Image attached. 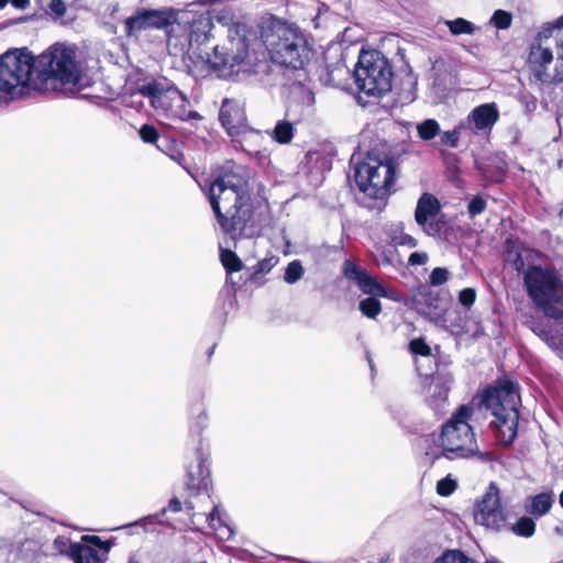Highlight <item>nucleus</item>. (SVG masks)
<instances>
[{
    "mask_svg": "<svg viewBox=\"0 0 563 563\" xmlns=\"http://www.w3.org/2000/svg\"><path fill=\"white\" fill-rule=\"evenodd\" d=\"M198 185L207 194L222 231L232 239L266 220L267 201L251 199L249 181L240 168H225L211 181Z\"/></svg>",
    "mask_w": 563,
    "mask_h": 563,
    "instance_id": "f257e3e1",
    "label": "nucleus"
},
{
    "mask_svg": "<svg viewBox=\"0 0 563 563\" xmlns=\"http://www.w3.org/2000/svg\"><path fill=\"white\" fill-rule=\"evenodd\" d=\"M34 60L37 91L74 92L84 87L82 67L74 47L57 43Z\"/></svg>",
    "mask_w": 563,
    "mask_h": 563,
    "instance_id": "f03ea898",
    "label": "nucleus"
},
{
    "mask_svg": "<svg viewBox=\"0 0 563 563\" xmlns=\"http://www.w3.org/2000/svg\"><path fill=\"white\" fill-rule=\"evenodd\" d=\"M385 145L378 143L365 151L358 145L351 156L358 189L374 199L389 195L397 177L398 162L386 152Z\"/></svg>",
    "mask_w": 563,
    "mask_h": 563,
    "instance_id": "7ed1b4c3",
    "label": "nucleus"
},
{
    "mask_svg": "<svg viewBox=\"0 0 563 563\" xmlns=\"http://www.w3.org/2000/svg\"><path fill=\"white\" fill-rule=\"evenodd\" d=\"M474 415L472 405H462L451 416L449 421L442 427L441 433L429 435L424 439L426 443L432 442L434 445H428L426 454L432 461L445 457L449 460L467 459L479 454V449L470 424Z\"/></svg>",
    "mask_w": 563,
    "mask_h": 563,
    "instance_id": "20e7f679",
    "label": "nucleus"
},
{
    "mask_svg": "<svg viewBox=\"0 0 563 563\" xmlns=\"http://www.w3.org/2000/svg\"><path fill=\"white\" fill-rule=\"evenodd\" d=\"M519 402L517 386L508 379H499L483 394L481 405L489 409L495 417L490 426L501 444H510L517 435Z\"/></svg>",
    "mask_w": 563,
    "mask_h": 563,
    "instance_id": "39448f33",
    "label": "nucleus"
},
{
    "mask_svg": "<svg viewBox=\"0 0 563 563\" xmlns=\"http://www.w3.org/2000/svg\"><path fill=\"white\" fill-rule=\"evenodd\" d=\"M523 285L534 306L553 319L563 318V277L554 266L530 265Z\"/></svg>",
    "mask_w": 563,
    "mask_h": 563,
    "instance_id": "423d86ee",
    "label": "nucleus"
},
{
    "mask_svg": "<svg viewBox=\"0 0 563 563\" xmlns=\"http://www.w3.org/2000/svg\"><path fill=\"white\" fill-rule=\"evenodd\" d=\"M266 47L273 63L292 69L303 68L311 58L303 34L285 24L275 26L266 36Z\"/></svg>",
    "mask_w": 563,
    "mask_h": 563,
    "instance_id": "0eeeda50",
    "label": "nucleus"
},
{
    "mask_svg": "<svg viewBox=\"0 0 563 563\" xmlns=\"http://www.w3.org/2000/svg\"><path fill=\"white\" fill-rule=\"evenodd\" d=\"M35 60L26 49H14L0 56V92L12 99L35 88Z\"/></svg>",
    "mask_w": 563,
    "mask_h": 563,
    "instance_id": "6e6552de",
    "label": "nucleus"
},
{
    "mask_svg": "<svg viewBox=\"0 0 563 563\" xmlns=\"http://www.w3.org/2000/svg\"><path fill=\"white\" fill-rule=\"evenodd\" d=\"M356 87L367 97L379 98L390 91L393 71L388 60L378 53H364L354 70Z\"/></svg>",
    "mask_w": 563,
    "mask_h": 563,
    "instance_id": "1a4fd4ad",
    "label": "nucleus"
},
{
    "mask_svg": "<svg viewBox=\"0 0 563 563\" xmlns=\"http://www.w3.org/2000/svg\"><path fill=\"white\" fill-rule=\"evenodd\" d=\"M555 38L550 36V29L541 26L530 45L528 67L533 77L543 84L563 79V60L554 63Z\"/></svg>",
    "mask_w": 563,
    "mask_h": 563,
    "instance_id": "9d476101",
    "label": "nucleus"
},
{
    "mask_svg": "<svg viewBox=\"0 0 563 563\" xmlns=\"http://www.w3.org/2000/svg\"><path fill=\"white\" fill-rule=\"evenodd\" d=\"M139 92L148 98L152 107L168 118H200L198 113L186 110L187 98L175 86L153 80L139 87Z\"/></svg>",
    "mask_w": 563,
    "mask_h": 563,
    "instance_id": "9b49d317",
    "label": "nucleus"
},
{
    "mask_svg": "<svg viewBox=\"0 0 563 563\" xmlns=\"http://www.w3.org/2000/svg\"><path fill=\"white\" fill-rule=\"evenodd\" d=\"M344 276L353 282L364 294L371 297L361 300V312L371 319H375L382 311V305L376 297L389 298L397 301L398 295L394 289L386 288L379 284L374 277L368 275L365 269L355 265L351 261L343 264Z\"/></svg>",
    "mask_w": 563,
    "mask_h": 563,
    "instance_id": "f8f14e48",
    "label": "nucleus"
},
{
    "mask_svg": "<svg viewBox=\"0 0 563 563\" xmlns=\"http://www.w3.org/2000/svg\"><path fill=\"white\" fill-rule=\"evenodd\" d=\"M474 518L477 523L496 530L505 523L506 514L500 504L499 488L494 482L476 503Z\"/></svg>",
    "mask_w": 563,
    "mask_h": 563,
    "instance_id": "ddd939ff",
    "label": "nucleus"
},
{
    "mask_svg": "<svg viewBox=\"0 0 563 563\" xmlns=\"http://www.w3.org/2000/svg\"><path fill=\"white\" fill-rule=\"evenodd\" d=\"M176 20L172 9L164 10H141L125 20L126 33L131 35L147 29H163Z\"/></svg>",
    "mask_w": 563,
    "mask_h": 563,
    "instance_id": "4468645a",
    "label": "nucleus"
},
{
    "mask_svg": "<svg viewBox=\"0 0 563 563\" xmlns=\"http://www.w3.org/2000/svg\"><path fill=\"white\" fill-rule=\"evenodd\" d=\"M219 117L230 136L242 134L246 137H262L258 132L246 129L245 115L238 102L224 100Z\"/></svg>",
    "mask_w": 563,
    "mask_h": 563,
    "instance_id": "2eb2a0df",
    "label": "nucleus"
},
{
    "mask_svg": "<svg viewBox=\"0 0 563 563\" xmlns=\"http://www.w3.org/2000/svg\"><path fill=\"white\" fill-rule=\"evenodd\" d=\"M440 209L439 200L431 194L424 192L418 200L415 219L428 235L434 236L440 232L439 224L434 222Z\"/></svg>",
    "mask_w": 563,
    "mask_h": 563,
    "instance_id": "dca6fc26",
    "label": "nucleus"
},
{
    "mask_svg": "<svg viewBox=\"0 0 563 563\" xmlns=\"http://www.w3.org/2000/svg\"><path fill=\"white\" fill-rule=\"evenodd\" d=\"M498 118L499 112L496 104L485 103L473 109L464 122L468 126V133L474 136L476 131H482L484 134L490 131Z\"/></svg>",
    "mask_w": 563,
    "mask_h": 563,
    "instance_id": "f3484780",
    "label": "nucleus"
},
{
    "mask_svg": "<svg viewBox=\"0 0 563 563\" xmlns=\"http://www.w3.org/2000/svg\"><path fill=\"white\" fill-rule=\"evenodd\" d=\"M554 500V494L552 492H542L534 496L527 497L525 501V510L529 515L539 518L551 510Z\"/></svg>",
    "mask_w": 563,
    "mask_h": 563,
    "instance_id": "a211bd4d",
    "label": "nucleus"
},
{
    "mask_svg": "<svg viewBox=\"0 0 563 563\" xmlns=\"http://www.w3.org/2000/svg\"><path fill=\"white\" fill-rule=\"evenodd\" d=\"M82 543H73L70 540L64 536H59L54 540L53 547L60 554H66L73 560L76 558L79 551V548H84L86 543H92L96 547L101 548V540L96 536H84L81 538Z\"/></svg>",
    "mask_w": 563,
    "mask_h": 563,
    "instance_id": "6ab92c4d",
    "label": "nucleus"
},
{
    "mask_svg": "<svg viewBox=\"0 0 563 563\" xmlns=\"http://www.w3.org/2000/svg\"><path fill=\"white\" fill-rule=\"evenodd\" d=\"M209 527L214 530L220 539L230 540L234 536L233 528L227 522L228 516L219 506H214L208 515Z\"/></svg>",
    "mask_w": 563,
    "mask_h": 563,
    "instance_id": "aec40b11",
    "label": "nucleus"
},
{
    "mask_svg": "<svg viewBox=\"0 0 563 563\" xmlns=\"http://www.w3.org/2000/svg\"><path fill=\"white\" fill-rule=\"evenodd\" d=\"M452 380L451 376L437 375L432 377L431 384L428 387V394L431 397L432 405L439 406L440 402L446 399Z\"/></svg>",
    "mask_w": 563,
    "mask_h": 563,
    "instance_id": "412c9836",
    "label": "nucleus"
},
{
    "mask_svg": "<svg viewBox=\"0 0 563 563\" xmlns=\"http://www.w3.org/2000/svg\"><path fill=\"white\" fill-rule=\"evenodd\" d=\"M91 543H86L84 548H79L77 551L78 554L74 559L75 563H104L107 559V553L109 552V545H106L101 541V548L103 549V553L100 554L99 551L90 545Z\"/></svg>",
    "mask_w": 563,
    "mask_h": 563,
    "instance_id": "4be33fe9",
    "label": "nucleus"
},
{
    "mask_svg": "<svg viewBox=\"0 0 563 563\" xmlns=\"http://www.w3.org/2000/svg\"><path fill=\"white\" fill-rule=\"evenodd\" d=\"M387 235L395 246H406L409 249L417 246V240L405 232L401 222L391 224L387 230Z\"/></svg>",
    "mask_w": 563,
    "mask_h": 563,
    "instance_id": "5701e85b",
    "label": "nucleus"
},
{
    "mask_svg": "<svg viewBox=\"0 0 563 563\" xmlns=\"http://www.w3.org/2000/svg\"><path fill=\"white\" fill-rule=\"evenodd\" d=\"M209 484V472L203 466L202 461L197 465V474L192 470L188 471L187 487L191 492H200L207 489Z\"/></svg>",
    "mask_w": 563,
    "mask_h": 563,
    "instance_id": "b1692460",
    "label": "nucleus"
},
{
    "mask_svg": "<svg viewBox=\"0 0 563 563\" xmlns=\"http://www.w3.org/2000/svg\"><path fill=\"white\" fill-rule=\"evenodd\" d=\"M543 26L549 27L550 36H554L555 38L554 45L558 60H563V15L553 22L544 23Z\"/></svg>",
    "mask_w": 563,
    "mask_h": 563,
    "instance_id": "393cba45",
    "label": "nucleus"
},
{
    "mask_svg": "<svg viewBox=\"0 0 563 563\" xmlns=\"http://www.w3.org/2000/svg\"><path fill=\"white\" fill-rule=\"evenodd\" d=\"M214 57L216 60L212 62V66L217 69L230 67L233 68L235 65H239L243 62V54H228L221 52L218 47L214 48Z\"/></svg>",
    "mask_w": 563,
    "mask_h": 563,
    "instance_id": "a878e982",
    "label": "nucleus"
},
{
    "mask_svg": "<svg viewBox=\"0 0 563 563\" xmlns=\"http://www.w3.org/2000/svg\"><path fill=\"white\" fill-rule=\"evenodd\" d=\"M511 531L519 537L529 538L534 534L536 523L530 517H521L512 525Z\"/></svg>",
    "mask_w": 563,
    "mask_h": 563,
    "instance_id": "bb28decb",
    "label": "nucleus"
},
{
    "mask_svg": "<svg viewBox=\"0 0 563 563\" xmlns=\"http://www.w3.org/2000/svg\"><path fill=\"white\" fill-rule=\"evenodd\" d=\"M445 24L453 35L472 34L475 31L473 23L462 18L448 20Z\"/></svg>",
    "mask_w": 563,
    "mask_h": 563,
    "instance_id": "cd10ccee",
    "label": "nucleus"
},
{
    "mask_svg": "<svg viewBox=\"0 0 563 563\" xmlns=\"http://www.w3.org/2000/svg\"><path fill=\"white\" fill-rule=\"evenodd\" d=\"M418 136L424 141L431 140L440 132L439 123L433 119H428L417 125Z\"/></svg>",
    "mask_w": 563,
    "mask_h": 563,
    "instance_id": "c85d7f7f",
    "label": "nucleus"
},
{
    "mask_svg": "<svg viewBox=\"0 0 563 563\" xmlns=\"http://www.w3.org/2000/svg\"><path fill=\"white\" fill-rule=\"evenodd\" d=\"M221 262L229 273L239 272L242 269V262L231 250H221L220 253Z\"/></svg>",
    "mask_w": 563,
    "mask_h": 563,
    "instance_id": "c756f323",
    "label": "nucleus"
},
{
    "mask_svg": "<svg viewBox=\"0 0 563 563\" xmlns=\"http://www.w3.org/2000/svg\"><path fill=\"white\" fill-rule=\"evenodd\" d=\"M302 276H303V267H302L300 261L294 260L287 265V267L285 269L284 280L287 284L291 285V284L297 283L299 279H301Z\"/></svg>",
    "mask_w": 563,
    "mask_h": 563,
    "instance_id": "7c9ffc66",
    "label": "nucleus"
},
{
    "mask_svg": "<svg viewBox=\"0 0 563 563\" xmlns=\"http://www.w3.org/2000/svg\"><path fill=\"white\" fill-rule=\"evenodd\" d=\"M434 563H475L472 559L466 556L459 550L448 551L441 558L437 559Z\"/></svg>",
    "mask_w": 563,
    "mask_h": 563,
    "instance_id": "2f4dec72",
    "label": "nucleus"
},
{
    "mask_svg": "<svg viewBox=\"0 0 563 563\" xmlns=\"http://www.w3.org/2000/svg\"><path fill=\"white\" fill-rule=\"evenodd\" d=\"M292 136V124L288 121H279L274 129L275 141H290Z\"/></svg>",
    "mask_w": 563,
    "mask_h": 563,
    "instance_id": "473e14b6",
    "label": "nucleus"
},
{
    "mask_svg": "<svg viewBox=\"0 0 563 563\" xmlns=\"http://www.w3.org/2000/svg\"><path fill=\"white\" fill-rule=\"evenodd\" d=\"M157 148L166 154L170 159L181 164L183 153L179 150L178 145L180 143H155Z\"/></svg>",
    "mask_w": 563,
    "mask_h": 563,
    "instance_id": "72a5a7b5",
    "label": "nucleus"
},
{
    "mask_svg": "<svg viewBox=\"0 0 563 563\" xmlns=\"http://www.w3.org/2000/svg\"><path fill=\"white\" fill-rule=\"evenodd\" d=\"M461 137L471 139L473 135L468 133V126L462 121L456 128L450 131H445L442 136V141H457Z\"/></svg>",
    "mask_w": 563,
    "mask_h": 563,
    "instance_id": "f704fd0d",
    "label": "nucleus"
},
{
    "mask_svg": "<svg viewBox=\"0 0 563 563\" xmlns=\"http://www.w3.org/2000/svg\"><path fill=\"white\" fill-rule=\"evenodd\" d=\"M512 15L504 10H496L490 19V23L497 29L506 30L511 25Z\"/></svg>",
    "mask_w": 563,
    "mask_h": 563,
    "instance_id": "c9c22d12",
    "label": "nucleus"
},
{
    "mask_svg": "<svg viewBox=\"0 0 563 563\" xmlns=\"http://www.w3.org/2000/svg\"><path fill=\"white\" fill-rule=\"evenodd\" d=\"M456 488L457 483L454 478L451 477V475H448L437 483V493L443 497L450 496L455 492Z\"/></svg>",
    "mask_w": 563,
    "mask_h": 563,
    "instance_id": "e433bc0d",
    "label": "nucleus"
},
{
    "mask_svg": "<svg viewBox=\"0 0 563 563\" xmlns=\"http://www.w3.org/2000/svg\"><path fill=\"white\" fill-rule=\"evenodd\" d=\"M486 199L479 195L473 197L467 206V212L471 218L481 214L486 209Z\"/></svg>",
    "mask_w": 563,
    "mask_h": 563,
    "instance_id": "4c0bfd02",
    "label": "nucleus"
},
{
    "mask_svg": "<svg viewBox=\"0 0 563 563\" xmlns=\"http://www.w3.org/2000/svg\"><path fill=\"white\" fill-rule=\"evenodd\" d=\"M409 351L415 355L430 356L431 347L424 342L423 339H413L409 343Z\"/></svg>",
    "mask_w": 563,
    "mask_h": 563,
    "instance_id": "58836bf2",
    "label": "nucleus"
},
{
    "mask_svg": "<svg viewBox=\"0 0 563 563\" xmlns=\"http://www.w3.org/2000/svg\"><path fill=\"white\" fill-rule=\"evenodd\" d=\"M450 277V272L444 267H435L430 276L429 283L431 286H440L448 282Z\"/></svg>",
    "mask_w": 563,
    "mask_h": 563,
    "instance_id": "ea45409f",
    "label": "nucleus"
},
{
    "mask_svg": "<svg viewBox=\"0 0 563 563\" xmlns=\"http://www.w3.org/2000/svg\"><path fill=\"white\" fill-rule=\"evenodd\" d=\"M505 260L518 272L522 271L525 267L523 258L517 250H508L505 255Z\"/></svg>",
    "mask_w": 563,
    "mask_h": 563,
    "instance_id": "a19ab883",
    "label": "nucleus"
},
{
    "mask_svg": "<svg viewBox=\"0 0 563 563\" xmlns=\"http://www.w3.org/2000/svg\"><path fill=\"white\" fill-rule=\"evenodd\" d=\"M475 300L476 291L474 288H464L459 294V302L465 308H470Z\"/></svg>",
    "mask_w": 563,
    "mask_h": 563,
    "instance_id": "79ce46f5",
    "label": "nucleus"
},
{
    "mask_svg": "<svg viewBox=\"0 0 563 563\" xmlns=\"http://www.w3.org/2000/svg\"><path fill=\"white\" fill-rule=\"evenodd\" d=\"M404 563H429V561L423 551L409 550L404 556Z\"/></svg>",
    "mask_w": 563,
    "mask_h": 563,
    "instance_id": "37998d69",
    "label": "nucleus"
},
{
    "mask_svg": "<svg viewBox=\"0 0 563 563\" xmlns=\"http://www.w3.org/2000/svg\"><path fill=\"white\" fill-rule=\"evenodd\" d=\"M139 135L141 136V139L143 141H157V139L159 136L157 130L153 125H150V124H144L140 129Z\"/></svg>",
    "mask_w": 563,
    "mask_h": 563,
    "instance_id": "c03bdc74",
    "label": "nucleus"
},
{
    "mask_svg": "<svg viewBox=\"0 0 563 563\" xmlns=\"http://www.w3.org/2000/svg\"><path fill=\"white\" fill-rule=\"evenodd\" d=\"M208 421L207 413L201 411L195 419L194 423L190 427V431L200 435L202 430L206 428Z\"/></svg>",
    "mask_w": 563,
    "mask_h": 563,
    "instance_id": "a18cd8bd",
    "label": "nucleus"
},
{
    "mask_svg": "<svg viewBox=\"0 0 563 563\" xmlns=\"http://www.w3.org/2000/svg\"><path fill=\"white\" fill-rule=\"evenodd\" d=\"M428 254L424 252H413L409 255L408 264L410 266L423 265L428 262Z\"/></svg>",
    "mask_w": 563,
    "mask_h": 563,
    "instance_id": "49530a36",
    "label": "nucleus"
},
{
    "mask_svg": "<svg viewBox=\"0 0 563 563\" xmlns=\"http://www.w3.org/2000/svg\"><path fill=\"white\" fill-rule=\"evenodd\" d=\"M48 8L58 18L66 13V5L63 0H51Z\"/></svg>",
    "mask_w": 563,
    "mask_h": 563,
    "instance_id": "de8ad7c7",
    "label": "nucleus"
},
{
    "mask_svg": "<svg viewBox=\"0 0 563 563\" xmlns=\"http://www.w3.org/2000/svg\"><path fill=\"white\" fill-rule=\"evenodd\" d=\"M276 262L277 260L275 257L264 258L257 263L256 272L263 274L268 273L276 264Z\"/></svg>",
    "mask_w": 563,
    "mask_h": 563,
    "instance_id": "09e8293b",
    "label": "nucleus"
},
{
    "mask_svg": "<svg viewBox=\"0 0 563 563\" xmlns=\"http://www.w3.org/2000/svg\"><path fill=\"white\" fill-rule=\"evenodd\" d=\"M205 40H207V33H205V32L198 33V27L196 25H192L191 30H190V33H189L190 44L194 41L200 42V41H205Z\"/></svg>",
    "mask_w": 563,
    "mask_h": 563,
    "instance_id": "8fccbe9b",
    "label": "nucleus"
},
{
    "mask_svg": "<svg viewBox=\"0 0 563 563\" xmlns=\"http://www.w3.org/2000/svg\"><path fill=\"white\" fill-rule=\"evenodd\" d=\"M442 312L443 309L438 306H434L433 308L430 306L428 307V311H424V313L428 314L430 319L435 321L442 318Z\"/></svg>",
    "mask_w": 563,
    "mask_h": 563,
    "instance_id": "3c124183",
    "label": "nucleus"
},
{
    "mask_svg": "<svg viewBox=\"0 0 563 563\" xmlns=\"http://www.w3.org/2000/svg\"><path fill=\"white\" fill-rule=\"evenodd\" d=\"M168 510L173 512H178L181 510V503L177 498L170 499L168 504Z\"/></svg>",
    "mask_w": 563,
    "mask_h": 563,
    "instance_id": "603ef678",
    "label": "nucleus"
},
{
    "mask_svg": "<svg viewBox=\"0 0 563 563\" xmlns=\"http://www.w3.org/2000/svg\"><path fill=\"white\" fill-rule=\"evenodd\" d=\"M165 511H166V508L162 509V511H161V512H158V514L151 515V516H147V517L143 518L141 521H142V522H144V523H147V522H148V523H153L154 521H157V520H158V518H159L163 514H165Z\"/></svg>",
    "mask_w": 563,
    "mask_h": 563,
    "instance_id": "864d4df0",
    "label": "nucleus"
},
{
    "mask_svg": "<svg viewBox=\"0 0 563 563\" xmlns=\"http://www.w3.org/2000/svg\"><path fill=\"white\" fill-rule=\"evenodd\" d=\"M11 2L18 9H25L30 4V0H11Z\"/></svg>",
    "mask_w": 563,
    "mask_h": 563,
    "instance_id": "5fc2aeb1",
    "label": "nucleus"
},
{
    "mask_svg": "<svg viewBox=\"0 0 563 563\" xmlns=\"http://www.w3.org/2000/svg\"><path fill=\"white\" fill-rule=\"evenodd\" d=\"M378 264H383V265H389L391 263L389 256L386 254V252L384 251L380 255V257L377 260Z\"/></svg>",
    "mask_w": 563,
    "mask_h": 563,
    "instance_id": "6e6d98bb",
    "label": "nucleus"
},
{
    "mask_svg": "<svg viewBox=\"0 0 563 563\" xmlns=\"http://www.w3.org/2000/svg\"><path fill=\"white\" fill-rule=\"evenodd\" d=\"M10 0H0V9H3Z\"/></svg>",
    "mask_w": 563,
    "mask_h": 563,
    "instance_id": "4d7b16f0",
    "label": "nucleus"
},
{
    "mask_svg": "<svg viewBox=\"0 0 563 563\" xmlns=\"http://www.w3.org/2000/svg\"><path fill=\"white\" fill-rule=\"evenodd\" d=\"M559 501H560L561 507L563 508V490H562V493L560 494Z\"/></svg>",
    "mask_w": 563,
    "mask_h": 563,
    "instance_id": "13d9d810",
    "label": "nucleus"
},
{
    "mask_svg": "<svg viewBox=\"0 0 563 563\" xmlns=\"http://www.w3.org/2000/svg\"><path fill=\"white\" fill-rule=\"evenodd\" d=\"M486 563H500V562L496 559H490V560H487Z\"/></svg>",
    "mask_w": 563,
    "mask_h": 563,
    "instance_id": "bf43d9fd",
    "label": "nucleus"
},
{
    "mask_svg": "<svg viewBox=\"0 0 563 563\" xmlns=\"http://www.w3.org/2000/svg\"><path fill=\"white\" fill-rule=\"evenodd\" d=\"M336 70H339V71H343V73H346V69H345V67H343V66H342V67H338V68H336Z\"/></svg>",
    "mask_w": 563,
    "mask_h": 563,
    "instance_id": "052dcab7",
    "label": "nucleus"
},
{
    "mask_svg": "<svg viewBox=\"0 0 563 563\" xmlns=\"http://www.w3.org/2000/svg\"><path fill=\"white\" fill-rule=\"evenodd\" d=\"M451 145V147H455L457 143L455 142H452V143H449Z\"/></svg>",
    "mask_w": 563,
    "mask_h": 563,
    "instance_id": "680f3d73",
    "label": "nucleus"
}]
</instances>
